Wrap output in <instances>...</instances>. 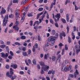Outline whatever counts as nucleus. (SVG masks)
I'll return each mask as SVG.
<instances>
[{"label": "nucleus", "mask_w": 80, "mask_h": 80, "mask_svg": "<svg viewBox=\"0 0 80 80\" xmlns=\"http://www.w3.org/2000/svg\"><path fill=\"white\" fill-rule=\"evenodd\" d=\"M10 73L9 72H7L6 76L8 77L9 78H12L11 80H13L14 79H15L17 77V76L15 74H14V76H12L13 74V69L12 68H10Z\"/></svg>", "instance_id": "1"}, {"label": "nucleus", "mask_w": 80, "mask_h": 80, "mask_svg": "<svg viewBox=\"0 0 80 80\" xmlns=\"http://www.w3.org/2000/svg\"><path fill=\"white\" fill-rule=\"evenodd\" d=\"M8 15H5L3 20L2 25L3 27L7 26V21H8Z\"/></svg>", "instance_id": "2"}, {"label": "nucleus", "mask_w": 80, "mask_h": 80, "mask_svg": "<svg viewBox=\"0 0 80 80\" xmlns=\"http://www.w3.org/2000/svg\"><path fill=\"white\" fill-rule=\"evenodd\" d=\"M56 38L55 37L53 36H51L48 39V43L50 42H55V40H56Z\"/></svg>", "instance_id": "3"}, {"label": "nucleus", "mask_w": 80, "mask_h": 80, "mask_svg": "<svg viewBox=\"0 0 80 80\" xmlns=\"http://www.w3.org/2000/svg\"><path fill=\"white\" fill-rule=\"evenodd\" d=\"M41 68L44 71H47V70H48V68H49V66L47 65H45L44 66L42 67Z\"/></svg>", "instance_id": "4"}, {"label": "nucleus", "mask_w": 80, "mask_h": 80, "mask_svg": "<svg viewBox=\"0 0 80 80\" xmlns=\"http://www.w3.org/2000/svg\"><path fill=\"white\" fill-rule=\"evenodd\" d=\"M2 57V58H7L8 56V53H6L5 54L4 53L2 52L1 53Z\"/></svg>", "instance_id": "5"}, {"label": "nucleus", "mask_w": 80, "mask_h": 80, "mask_svg": "<svg viewBox=\"0 0 80 80\" xmlns=\"http://www.w3.org/2000/svg\"><path fill=\"white\" fill-rule=\"evenodd\" d=\"M48 43H49V42H48L47 44H46L45 45H43V48L44 49V51H45V52H47V49L46 47H48L50 45V44H49Z\"/></svg>", "instance_id": "6"}, {"label": "nucleus", "mask_w": 80, "mask_h": 80, "mask_svg": "<svg viewBox=\"0 0 80 80\" xmlns=\"http://www.w3.org/2000/svg\"><path fill=\"white\" fill-rule=\"evenodd\" d=\"M62 36H63L64 37H66V34H65V33L63 31H62V33L61 32L60 33V36L61 39H62Z\"/></svg>", "instance_id": "7"}, {"label": "nucleus", "mask_w": 80, "mask_h": 80, "mask_svg": "<svg viewBox=\"0 0 80 80\" xmlns=\"http://www.w3.org/2000/svg\"><path fill=\"white\" fill-rule=\"evenodd\" d=\"M68 67H66L65 65H64L62 68V71L66 72V71L68 70Z\"/></svg>", "instance_id": "8"}, {"label": "nucleus", "mask_w": 80, "mask_h": 80, "mask_svg": "<svg viewBox=\"0 0 80 80\" xmlns=\"http://www.w3.org/2000/svg\"><path fill=\"white\" fill-rule=\"evenodd\" d=\"M6 12V10L3 7L2 8V11L0 12V14L1 15H3V14H4V13H5Z\"/></svg>", "instance_id": "9"}, {"label": "nucleus", "mask_w": 80, "mask_h": 80, "mask_svg": "<svg viewBox=\"0 0 80 80\" xmlns=\"http://www.w3.org/2000/svg\"><path fill=\"white\" fill-rule=\"evenodd\" d=\"M18 66L17 65L15 64H12L11 65V67L12 68L13 67V68H14V69H16V68H17Z\"/></svg>", "instance_id": "10"}, {"label": "nucleus", "mask_w": 80, "mask_h": 80, "mask_svg": "<svg viewBox=\"0 0 80 80\" xmlns=\"http://www.w3.org/2000/svg\"><path fill=\"white\" fill-rule=\"evenodd\" d=\"M79 74V73H78V70H76L75 72H74V77L75 78H76L77 77V75H78Z\"/></svg>", "instance_id": "11"}, {"label": "nucleus", "mask_w": 80, "mask_h": 80, "mask_svg": "<svg viewBox=\"0 0 80 80\" xmlns=\"http://www.w3.org/2000/svg\"><path fill=\"white\" fill-rule=\"evenodd\" d=\"M66 20L68 22H69V20L70 19V18H69V15L68 14H67L66 15Z\"/></svg>", "instance_id": "12"}, {"label": "nucleus", "mask_w": 80, "mask_h": 80, "mask_svg": "<svg viewBox=\"0 0 80 80\" xmlns=\"http://www.w3.org/2000/svg\"><path fill=\"white\" fill-rule=\"evenodd\" d=\"M13 28H14L15 30L17 31H18L19 30V28L18 27H17V26H14L13 27Z\"/></svg>", "instance_id": "13"}, {"label": "nucleus", "mask_w": 80, "mask_h": 80, "mask_svg": "<svg viewBox=\"0 0 80 80\" xmlns=\"http://www.w3.org/2000/svg\"><path fill=\"white\" fill-rule=\"evenodd\" d=\"M39 63L40 64V65L42 67H44L45 65V63H44V62H42V61H40L39 62Z\"/></svg>", "instance_id": "14"}, {"label": "nucleus", "mask_w": 80, "mask_h": 80, "mask_svg": "<svg viewBox=\"0 0 80 80\" xmlns=\"http://www.w3.org/2000/svg\"><path fill=\"white\" fill-rule=\"evenodd\" d=\"M43 12H42L39 14H38L37 16V19H38V18L40 17V15H42V14H43Z\"/></svg>", "instance_id": "15"}, {"label": "nucleus", "mask_w": 80, "mask_h": 80, "mask_svg": "<svg viewBox=\"0 0 80 80\" xmlns=\"http://www.w3.org/2000/svg\"><path fill=\"white\" fill-rule=\"evenodd\" d=\"M22 55L24 57H27L28 56V54L26 52H22Z\"/></svg>", "instance_id": "16"}, {"label": "nucleus", "mask_w": 80, "mask_h": 80, "mask_svg": "<svg viewBox=\"0 0 80 80\" xmlns=\"http://www.w3.org/2000/svg\"><path fill=\"white\" fill-rule=\"evenodd\" d=\"M32 63L34 65H36L37 64V61L35 59H33L32 60Z\"/></svg>", "instance_id": "17"}, {"label": "nucleus", "mask_w": 80, "mask_h": 80, "mask_svg": "<svg viewBox=\"0 0 80 80\" xmlns=\"http://www.w3.org/2000/svg\"><path fill=\"white\" fill-rule=\"evenodd\" d=\"M27 1H28V0H25L24 2H21V5H25Z\"/></svg>", "instance_id": "18"}, {"label": "nucleus", "mask_w": 80, "mask_h": 80, "mask_svg": "<svg viewBox=\"0 0 80 80\" xmlns=\"http://www.w3.org/2000/svg\"><path fill=\"white\" fill-rule=\"evenodd\" d=\"M9 17L10 18H13L14 17V15L12 14H11L9 15Z\"/></svg>", "instance_id": "19"}, {"label": "nucleus", "mask_w": 80, "mask_h": 80, "mask_svg": "<svg viewBox=\"0 0 80 80\" xmlns=\"http://www.w3.org/2000/svg\"><path fill=\"white\" fill-rule=\"evenodd\" d=\"M61 20L62 22H63V23H66V20H65V19L64 18H62L61 19Z\"/></svg>", "instance_id": "20"}, {"label": "nucleus", "mask_w": 80, "mask_h": 80, "mask_svg": "<svg viewBox=\"0 0 80 80\" xmlns=\"http://www.w3.org/2000/svg\"><path fill=\"white\" fill-rule=\"evenodd\" d=\"M68 41L69 43H71V38L70 37H68Z\"/></svg>", "instance_id": "21"}, {"label": "nucleus", "mask_w": 80, "mask_h": 80, "mask_svg": "<svg viewBox=\"0 0 80 80\" xmlns=\"http://www.w3.org/2000/svg\"><path fill=\"white\" fill-rule=\"evenodd\" d=\"M5 47H6V45L5 44H3L0 46V48H4Z\"/></svg>", "instance_id": "22"}, {"label": "nucleus", "mask_w": 80, "mask_h": 80, "mask_svg": "<svg viewBox=\"0 0 80 80\" xmlns=\"http://www.w3.org/2000/svg\"><path fill=\"white\" fill-rule=\"evenodd\" d=\"M52 61H55V60H56V56H52Z\"/></svg>", "instance_id": "23"}, {"label": "nucleus", "mask_w": 80, "mask_h": 80, "mask_svg": "<svg viewBox=\"0 0 80 80\" xmlns=\"http://www.w3.org/2000/svg\"><path fill=\"white\" fill-rule=\"evenodd\" d=\"M15 45H18V46H20L21 45V44L20 43V42H16L15 43Z\"/></svg>", "instance_id": "24"}, {"label": "nucleus", "mask_w": 80, "mask_h": 80, "mask_svg": "<svg viewBox=\"0 0 80 80\" xmlns=\"http://www.w3.org/2000/svg\"><path fill=\"white\" fill-rule=\"evenodd\" d=\"M13 3H18V0H13L12 1Z\"/></svg>", "instance_id": "25"}, {"label": "nucleus", "mask_w": 80, "mask_h": 80, "mask_svg": "<svg viewBox=\"0 0 80 80\" xmlns=\"http://www.w3.org/2000/svg\"><path fill=\"white\" fill-rule=\"evenodd\" d=\"M25 38H26V37L25 36L23 35L21 36V39L22 40H24V39H25Z\"/></svg>", "instance_id": "26"}, {"label": "nucleus", "mask_w": 80, "mask_h": 80, "mask_svg": "<svg viewBox=\"0 0 80 80\" xmlns=\"http://www.w3.org/2000/svg\"><path fill=\"white\" fill-rule=\"evenodd\" d=\"M25 16H23L21 20V22H23V21H24V20H25Z\"/></svg>", "instance_id": "27"}, {"label": "nucleus", "mask_w": 80, "mask_h": 80, "mask_svg": "<svg viewBox=\"0 0 80 80\" xmlns=\"http://www.w3.org/2000/svg\"><path fill=\"white\" fill-rule=\"evenodd\" d=\"M60 15L59 14H57L55 16L56 18H60Z\"/></svg>", "instance_id": "28"}, {"label": "nucleus", "mask_w": 80, "mask_h": 80, "mask_svg": "<svg viewBox=\"0 0 80 80\" xmlns=\"http://www.w3.org/2000/svg\"><path fill=\"white\" fill-rule=\"evenodd\" d=\"M59 46L60 47L59 48H62V47L63 46V44L62 43H61L59 44Z\"/></svg>", "instance_id": "29"}, {"label": "nucleus", "mask_w": 80, "mask_h": 80, "mask_svg": "<svg viewBox=\"0 0 80 80\" xmlns=\"http://www.w3.org/2000/svg\"><path fill=\"white\" fill-rule=\"evenodd\" d=\"M38 40L39 41H42V38H41L40 36H38Z\"/></svg>", "instance_id": "30"}, {"label": "nucleus", "mask_w": 80, "mask_h": 80, "mask_svg": "<svg viewBox=\"0 0 80 80\" xmlns=\"http://www.w3.org/2000/svg\"><path fill=\"white\" fill-rule=\"evenodd\" d=\"M55 36H54V37H55V38L56 39H57V38H58V33H56L55 34Z\"/></svg>", "instance_id": "31"}, {"label": "nucleus", "mask_w": 80, "mask_h": 80, "mask_svg": "<svg viewBox=\"0 0 80 80\" xmlns=\"http://www.w3.org/2000/svg\"><path fill=\"white\" fill-rule=\"evenodd\" d=\"M27 15L28 17H32L33 16V15L32 14V13L28 14H27Z\"/></svg>", "instance_id": "32"}, {"label": "nucleus", "mask_w": 80, "mask_h": 80, "mask_svg": "<svg viewBox=\"0 0 80 80\" xmlns=\"http://www.w3.org/2000/svg\"><path fill=\"white\" fill-rule=\"evenodd\" d=\"M22 50L23 52H25V51L27 50V48L25 47H23V48H22Z\"/></svg>", "instance_id": "33"}, {"label": "nucleus", "mask_w": 80, "mask_h": 80, "mask_svg": "<svg viewBox=\"0 0 80 80\" xmlns=\"http://www.w3.org/2000/svg\"><path fill=\"white\" fill-rule=\"evenodd\" d=\"M51 44H50V46H53V45H54V43H55V41H52L51 42Z\"/></svg>", "instance_id": "34"}, {"label": "nucleus", "mask_w": 80, "mask_h": 80, "mask_svg": "<svg viewBox=\"0 0 80 80\" xmlns=\"http://www.w3.org/2000/svg\"><path fill=\"white\" fill-rule=\"evenodd\" d=\"M52 71H49L48 73V75H51V74H52Z\"/></svg>", "instance_id": "35"}, {"label": "nucleus", "mask_w": 80, "mask_h": 80, "mask_svg": "<svg viewBox=\"0 0 80 80\" xmlns=\"http://www.w3.org/2000/svg\"><path fill=\"white\" fill-rule=\"evenodd\" d=\"M65 49H63L62 50V55H63L65 53Z\"/></svg>", "instance_id": "36"}, {"label": "nucleus", "mask_w": 80, "mask_h": 80, "mask_svg": "<svg viewBox=\"0 0 80 80\" xmlns=\"http://www.w3.org/2000/svg\"><path fill=\"white\" fill-rule=\"evenodd\" d=\"M20 75H23L24 74V72L23 71H20L19 72Z\"/></svg>", "instance_id": "37"}, {"label": "nucleus", "mask_w": 80, "mask_h": 80, "mask_svg": "<svg viewBox=\"0 0 80 80\" xmlns=\"http://www.w3.org/2000/svg\"><path fill=\"white\" fill-rule=\"evenodd\" d=\"M43 10V8H40L38 9V11H42Z\"/></svg>", "instance_id": "38"}, {"label": "nucleus", "mask_w": 80, "mask_h": 80, "mask_svg": "<svg viewBox=\"0 0 80 80\" xmlns=\"http://www.w3.org/2000/svg\"><path fill=\"white\" fill-rule=\"evenodd\" d=\"M50 23H52V24H53L54 23V22H53V20L52 19H50Z\"/></svg>", "instance_id": "39"}, {"label": "nucleus", "mask_w": 80, "mask_h": 80, "mask_svg": "<svg viewBox=\"0 0 80 80\" xmlns=\"http://www.w3.org/2000/svg\"><path fill=\"white\" fill-rule=\"evenodd\" d=\"M69 76L70 77H71V78H73V77H74V75L72 74H69Z\"/></svg>", "instance_id": "40"}, {"label": "nucleus", "mask_w": 80, "mask_h": 80, "mask_svg": "<svg viewBox=\"0 0 80 80\" xmlns=\"http://www.w3.org/2000/svg\"><path fill=\"white\" fill-rule=\"evenodd\" d=\"M5 68L7 69H9V68H10V66L8 65H7L5 66Z\"/></svg>", "instance_id": "41"}, {"label": "nucleus", "mask_w": 80, "mask_h": 80, "mask_svg": "<svg viewBox=\"0 0 80 80\" xmlns=\"http://www.w3.org/2000/svg\"><path fill=\"white\" fill-rule=\"evenodd\" d=\"M55 31L54 30H53L52 31V35H55Z\"/></svg>", "instance_id": "42"}, {"label": "nucleus", "mask_w": 80, "mask_h": 80, "mask_svg": "<svg viewBox=\"0 0 80 80\" xmlns=\"http://www.w3.org/2000/svg\"><path fill=\"white\" fill-rule=\"evenodd\" d=\"M72 66H71V65H70L69 66L68 68V70H71V69H72Z\"/></svg>", "instance_id": "43"}, {"label": "nucleus", "mask_w": 80, "mask_h": 80, "mask_svg": "<svg viewBox=\"0 0 80 80\" xmlns=\"http://www.w3.org/2000/svg\"><path fill=\"white\" fill-rule=\"evenodd\" d=\"M54 25L56 27H58V23H57V22H56L54 23Z\"/></svg>", "instance_id": "44"}, {"label": "nucleus", "mask_w": 80, "mask_h": 80, "mask_svg": "<svg viewBox=\"0 0 80 80\" xmlns=\"http://www.w3.org/2000/svg\"><path fill=\"white\" fill-rule=\"evenodd\" d=\"M6 50H7L8 53H9V48H8V47L6 46Z\"/></svg>", "instance_id": "45"}, {"label": "nucleus", "mask_w": 80, "mask_h": 80, "mask_svg": "<svg viewBox=\"0 0 80 80\" xmlns=\"http://www.w3.org/2000/svg\"><path fill=\"white\" fill-rule=\"evenodd\" d=\"M80 52V51H79V49L76 50V52L77 55H78V52Z\"/></svg>", "instance_id": "46"}, {"label": "nucleus", "mask_w": 80, "mask_h": 80, "mask_svg": "<svg viewBox=\"0 0 80 80\" xmlns=\"http://www.w3.org/2000/svg\"><path fill=\"white\" fill-rule=\"evenodd\" d=\"M78 7H77L76 5H75V10L77 11L78 10Z\"/></svg>", "instance_id": "47"}, {"label": "nucleus", "mask_w": 80, "mask_h": 80, "mask_svg": "<svg viewBox=\"0 0 80 80\" xmlns=\"http://www.w3.org/2000/svg\"><path fill=\"white\" fill-rule=\"evenodd\" d=\"M41 74H43V73H44V71H43V69L42 68L41 71Z\"/></svg>", "instance_id": "48"}, {"label": "nucleus", "mask_w": 80, "mask_h": 80, "mask_svg": "<svg viewBox=\"0 0 80 80\" xmlns=\"http://www.w3.org/2000/svg\"><path fill=\"white\" fill-rule=\"evenodd\" d=\"M65 49L66 50H68V48L67 47V45H65Z\"/></svg>", "instance_id": "49"}, {"label": "nucleus", "mask_w": 80, "mask_h": 80, "mask_svg": "<svg viewBox=\"0 0 80 80\" xmlns=\"http://www.w3.org/2000/svg\"><path fill=\"white\" fill-rule=\"evenodd\" d=\"M67 33H68V32H69V27H68V26H67Z\"/></svg>", "instance_id": "50"}, {"label": "nucleus", "mask_w": 80, "mask_h": 80, "mask_svg": "<svg viewBox=\"0 0 80 80\" xmlns=\"http://www.w3.org/2000/svg\"><path fill=\"white\" fill-rule=\"evenodd\" d=\"M63 12V9H61L60 10V13H62Z\"/></svg>", "instance_id": "51"}, {"label": "nucleus", "mask_w": 80, "mask_h": 80, "mask_svg": "<svg viewBox=\"0 0 80 80\" xmlns=\"http://www.w3.org/2000/svg\"><path fill=\"white\" fill-rule=\"evenodd\" d=\"M0 43L1 44H4V42L2 40H0Z\"/></svg>", "instance_id": "52"}, {"label": "nucleus", "mask_w": 80, "mask_h": 80, "mask_svg": "<svg viewBox=\"0 0 80 80\" xmlns=\"http://www.w3.org/2000/svg\"><path fill=\"white\" fill-rule=\"evenodd\" d=\"M61 57V55L60 54H59L58 56V58H57V60H58Z\"/></svg>", "instance_id": "53"}, {"label": "nucleus", "mask_w": 80, "mask_h": 80, "mask_svg": "<svg viewBox=\"0 0 80 80\" xmlns=\"http://www.w3.org/2000/svg\"><path fill=\"white\" fill-rule=\"evenodd\" d=\"M30 53H31V50L30 49H29L28 51V55H30Z\"/></svg>", "instance_id": "54"}, {"label": "nucleus", "mask_w": 80, "mask_h": 80, "mask_svg": "<svg viewBox=\"0 0 80 80\" xmlns=\"http://www.w3.org/2000/svg\"><path fill=\"white\" fill-rule=\"evenodd\" d=\"M10 55H11V56H13V52L12 51H10Z\"/></svg>", "instance_id": "55"}, {"label": "nucleus", "mask_w": 80, "mask_h": 80, "mask_svg": "<svg viewBox=\"0 0 80 80\" xmlns=\"http://www.w3.org/2000/svg\"><path fill=\"white\" fill-rule=\"evenodd\" d=\"M35 23H36L37 25H39V21H36L35 22Z\"/></svg>", "instance_id": "56"}, {"label": "nucleus", "mask_w": 80, "mask_h": 80, "mask_svg": "<svg viewBox=\"0 0 80 80\" xmlns=\"http://www.w3.org/2000/svg\"><path fill=\"white\" fill-rule=\"evenodd\" d=\"M18 10H17L16 12L15 13V15L16 16H17V15H18Z\"/></svg>", "instance_id": "57"}, {"label": "nucleus", "mask_w": 80, "mask_h": 80, "mask_svg": "<svg viewBox=\"0 0 80 80\" xmlns=\"http://www.w3.org/2000/svg\"><path fill=\"white\" fill-rule=\"evenodd\" d=\"M35 48L34 46H33V48H32V52H35Z\"/></svg>", "instance_id": "58"}, {"label": "nucleus", "mask_w": 80, "mask_h": 80, "mask_svg": "<svg viewBox=\"0 0 80 80\" xmlns=\"http://www.w3.org/2000/svg\"><path fill=\"white\" fill-rule=\"evenodd\" d=\"M44 59L45 60H47V54H45L44 55Z\"/></svg>", "instance_id": "59"}, {"label": "nucleus", "mask_w": 80, "mask_h": 80, "mask_svg": "<svg viewBox=\"0 0 80 80\" xmlns=\"http://www.w3.org/2000/svg\"><path fill=\"white\" fill-rule=\"evenodd\" d=\"M8 58L9 59L11 60V59H12V56H11V55L9 56H8Z\"/></svg>", "instance_id": "60"}, {"label": "nucleus", "mask_w": 80, "mask_h": 80, "mask_svg": "<svg viewBox=\"0 0 80 80\" xmlns=\"http://www.w3.org/2000/svg\"><path fill=\"white\" fill-rule=\"evenodd\" d=\"M65 64H68V60H66L65 61Z\"/></svg>", "instance_id": "61"}, {"label": "nucleus", "mask_w": 80, "mask_h": 80, "mask_svg": "<svg viewBox=\"0 0 80 80\" xmlns=\"http://www.w3.org/2000/svg\"><path fill=\"white\" fill-rule=\"evenodd\" d=\"M28 63H29V64H31V60H30V59H28Z\"/></svg>", "instance_id": "62"}, {"label": "nucleus", "mask_w": 80, "mask_h": 80, "mask_svg": "<svg viewBox=\"0 0 80 80\" xmlns=\"http://www.w3.org/2000/svg\"><path fill=\"white\" fill-rule=\"evenodd\" d=\"M23 48L22 47H19L18 48V49L19 50H22V48Z\"/></svg>", "instance_id": "63"}, {"label": "nucleus", "mask_w": 80, "mask_h": 80, "mask_svg": "<svg viewBox=\"0 0 80 80\" xmlns=\"http://www.w3.org/2000/svg\"><path fill=\"white\" fill-rule=\"evenodd\" d=\"M35 46L36 48H38V44L36 43L35 45Z\"/></svg>", "instance_id": "64"}]
</instances>
